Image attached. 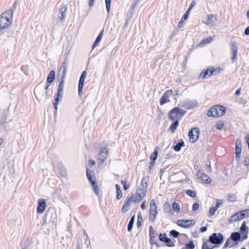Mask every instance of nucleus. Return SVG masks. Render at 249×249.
<instances>
[{"mask_svg": "<svg viewBox=\"0 0 249 249\" xmlns=\"http://www.w3.org/2000/svg\"><path fill=\"white\" fill-rule=\"evenodd\" d=\"M219 107V109H227L225 107L220 105H216L213 106L209 109H217V108Z\"/></svg>", "mask_w": 249, "mask_h": 249, "instance_id": "obj_44", "label": "nucleus"}, {"mask_svg": "<svg viewBox=\"0 0 249 249\" xmlns=\"http://www.w3.org/2000/svg\"><path fill=\"white\" fill-rule=\"evenodd\" d=\"M173 94V92L172 89L166 90L162 97L160 100V104L162 105L166 103V102H170V100L169 99V97L170 95Z\"/></svg>", "mask_w": 249, "mask_h": 249, "instance_id": "obj_14", "label": "nucleus"}, {"mask_svg": "<svg viewBox=\"0 0 249 249\" xmlns=\"http://www.w3.org/2000/svg\"><path fill=\"white\" fill-rule=\"evenodd\" d=\"M190 13V11L187 10L185 13L184 14L183 17H182V19L186 20L188 18V16Z\"/></svg>", "mask_w": 249, "mask_h": 249, "instance_id": "obj_51", "label": "nucleus"}, {"mask_svg": "<svg viewBox=\"0 0 249 249\" xmlns=\"http://www.w3.org/2000/svg\"><path fill=\"white\" fill-rule=\"evenodd\" d=\"M155 162L154 161H151L150 162V165L149 166V170H151L152 169V168L154 167V166L155 165Z\"/></svg>", "mask_w": 249, "mask_h": 249, "instance_id": "obj_62", "label": "nucleus"}, {"mask_svg": "<svg viewBox=\"0 0 249 249\" xmlns=\"http://www.w3.org/2000/svg\"><path fill=\"white\" fill-rule=\"evenodd\" d=\"M239 220H242L245 218V213H243V211H238L236 213Z\"/></svg>", "mask_w": 249, "mask_h": 249, "instance_id": "obj_42", "label": "nucleus"}, {"mask_svg": "<svg viewBox=\"0 0 249 249\" xmlns=\"http://www.w3.org/2000/svg\"><path fill=\"white\" fill-rule=\"evenodd\" d=\"M244 34L246 35H249V26H248L244 31Z\"/></svg>", "mask_w": 249, "mask_h": 249, "instance_id": "obj_64", "label": "nucleus"}, {"mask_svg": "<svg viewBox=\"0 0 249 249\" xmlns=\"http://www.w3.org/2000/svg\"><path fill=\"white\" fill-rule=\"evenodd\" d=\"M224 240V236L220 233H213L209 237V242L214 245H220Z\"/></svg>", "mask_w": 249, "mask_h": 249, "instance_id": "obj_6", "label": "nucleus"}, {"mask_svg": "<svg viewBox=\"0 0 249 249\" xmlns=\"http://www.w3.org/2000/svg\"><path fill=\"white\" fill-rule=\"evenodd\" d=\"M196 3L195 1H192L189 5V8L187 10L190 11V10L195 6Z\"/></svg>", "mask_w": 249, "mask_h": 249, "instance_id": "obj_59", "label": "nucleus"}, {"mask_svg": "<svg viewBox=\"0 0 249 249\" xmlns=\"http://www.w3.org/2000/svg\"><path fill=\"white\" fill-rule=\"evenodd\" d=\"M166 233H163V234H161L160 233V235H159V240L160 241H162L163 242H164L165 241V239L164 238H166Z\"/></svg>", "mask_w": 249, "mask_h": 249, "instance_id": "obj_46", "label": "nucleus"}, {"mask_svg": "<svg viewBox=\"0 0 249 249\" xmlns=\"http://www.w3.org/2000/svg\"><path fill=\"white\" fill-rule=\"evenodd\" d=\"M55 71L54 70H51L47 76V81L49 83H53L55 77Z\"/></svg>", "mask_w": 249, "mask_h": 249, "instance_id": "obj_22", "label": "nucleus"}, {"mask_svg": "<svg viewBox=\"0 0 249 249\" xmlns=\"http://www.w3.org/2000/svg\"><path fill=\"white\" fill-rule=\"evenodd\" d=\"M117 194L116 199L118 200L121 199L123 196L122 191H117Z\"/></svg>", "mask_w": 249, "mask_h": 249, "instance_id": "obj_53", "label": "nucleus"}, {"mask_svg": "<svg viewBox=\"0 0 249 249\" xmlns=\"http://www.w3.org/2000/svg\"><path fill=\"white\" fill-rule=\"evenodd\" d=\"M211 68H207L205 70H203L199 75V77H201L202 79H206L207 76L210 74L209 72H210Z\"/></svg>", "mask_w": 249, "mask_h": 249, "instance_id": "obj_27", "label": "nucleus"}, {"mask_svg": "<svg viewBox=\"0 0 249 249\" xmlns=\"http://www.w3.org/2000/svg\"><path fill=\"white\" fill-rule=\"evenodd\" d=\"M186 193L189 196L192 197H195L196 196V194L194 191H192L191 190H187L186 191Z\"/></svg>", "mask_w": 249, "mask_h": 249, "instance_id": "obj_39", "label": "nucleus"}, {"mask_svg": "<svg viewBox=\"0 0 249 249\" xmlns=\"http://www.w3.org/2000/svg\"><path fill=\"white\" fill-rule=\"evenodd\" d=\"M46 204L44 199H40L38 201V206L37 208V212L38 213H41L45 210Z\"/></svg>", "mask_w": 249, "mask_h": 249, "instance_id": "obj_18", "label": "nucleus"}, {"mask_svg": "<svg viewBox=\"0 0 249 249\" xmlns=\"http://www.w3.org/2000/svg\"><path fill=\"white\" fill-rule=\"evenodd\" d=\"M172 207L173 210L176 212H178L180 211V207L179 204L177 202H173L172 204Z\"/></svg>", "mask_w": 249, "mask_h": 249, "instance_id": "obj_35", "label": "nucleus"}, {"mask_svg": "<svg viewBox=\"0 0 249 249\" xmlns=\"http://www.w3.org/2000/svg\"><path fill=\"white\" fill-rule=\"evenodd\" d=\"M95 162L93 160H89V166L91 167L95 165Z\"/></svg>", "mask_w": 249, "mask_h": 249, "instance_id": "obj_61", "label": "nucleus"}, {"mask_svg": "<svg viewBox=\"0 0 249 249\" xmlns=\"http://www.w3.org/2000/svg\"><path fill=\"white\" fill-rule=\"evenodd\" d=\"M68 64L67 62V58L66 57L65 61L61 63V65L59 69L58 75L60 78H58L60 80L57 93L56 97L55 98V102L53 103L54 109H57V104L59 101L60 99H62L63 95V88L65 82V79L67 73V68Z\"/></svg>", "mask_w": 249, "mask_h": 249, "instance_id": "obj_1", "label": "nucleus"}, {"mask_svg": "<svg viewBox=\"0 0 249 249\" xmlns=\"http://www.w3.org/2000/svg\"><path fill=\"white\" fill-rule=\"evenodd\" d=\"M157 214V206L154 199H152L150 202L149 221L153 222L155 221Z\"/></svg>", "mask_w": 249, "mask_h": 249, "instance_id": "obj_4", "label": "nucleus"}, {"mask_svg": "<svg viewBox=\"0 0 249 249\" xmlns=\"http://www.w3.org/2000/svg\"><path fill=\"white\" fill-rule=\"evenodd\" d=\"M245 165L247 166L249 165V155L246 156L244 160Z\"/></svg>", "mask_w": 249, "mask_h": 249, "instance_id": "obj_54", "label": "nucleus"}, {"mask_svg": "<svg viewBox=\"0 0 249 249\" xmlns=\"http://www.w3.org/2000/svg\"><path fill=\"white\" fill-rule=\"evenodd\" d=\"M179 124V121L178 120L175 121L174 123L172 124L170 126V130L171 132H174L175 130L177 129V127L178 126Z\"/></svg>", "mask_w": 249, "mask_h": 249, "instance_id": "obj_33", "label": "nucleus"}, {"mask_svg": "<svg viewBox=\"0 0 249 249\" xmlns=\"http://www.w3.org/2000/svg\"><path fill=\"white\" fill-rule=\"evenodd\" d=\"M216 16L213 14H210L208 16L207 21L205 22L208 25H212L216 21Z\"/></svg>", "mask_w": 249, "mask_h": 249, "instance_id": "obj_21", "label": "nucleus"}, {"mask_svg": "<svg viewBox=\"0 0 249 249\" xmlns=\"http://www.w3.org/2000/svg\"><path fill=\"white\" fill-rule=\"evenodd\" d=\"M17 6V2L15 1L14 3L13 6L11 8V9L8 10L7 11H6V12H7L8 13V16H10L11 17H13V12L16 9Z\"/></svg>", "mask_w": 249, "mask_h": 249, "instance_id": "obj_25", "label": "nucleus"}, {"mask_svg": "<svg viewBox=\"0 0 249 249\" xmlns=\"http://www.w3.org/2000/svg\"><path fill=\"white\" fill-rule=\"evenodd\" d=\"M243 213H245V218L249 217V209L244 210Z\"/></svg>", "mask_w": 249, "mask_h": 249, "instance_id": "obj_57", "label": "nucleus"}, {"mask_svg": "<svg viewBox=\"0 0 249 249\" xmlns=\"http://www.w3.org/2000/svg\"><path fill=\"white\" fill-rule=\"evenodd\" d=\"M177 224L178 226L184 228H188L192 227L195 224V221L194 220H178Z\"/></svg>", "mask_w": 249, "mask_h": 249, "instance_id": "obj_9", "label": "nucleus"}, {"mask_svg": "<svg viewBox=\"0 0 249 249\" xmlns=\"http://www.w3.org/2000/svg\"><path fill=\"white\" fill-rule=\"evenodd\" d=\"M108 157V148L107 147L103 148L99 154V160L104 162Z\"/></svg>", "mask_w": 249, "mask_h": 249, "instance_id": "obj_19", "label": "nucleus"}, {"mask_svg": "<svg viewBox=\"0 0 249 249\" xmlns=\"http://www.w3.org/2000/svg\"><path fill=\"white\" fill-rule=\"evenodd\" d=\"M13 17L8 15L6 12L0 15V31L9 27L12 22Z\"/></svg>", "mask_w": 249, "mask_h": 249, "instance_id": "obj_3", "label": "nucleus"}, {"mask_svg": "<svg viewBox=\"0 0 249 249\" xmlns=\"http://www.w3.org/2000/svg\"><path fill=\"white\" fill-rule=\"evenodd\" d=\"M226 110H208L207 115L214 118H217L223 116L226 113Z\"/></svg>", "mask_w": 249, "mask_h": 249, "instance_id": "obj_12", "label": "nucleus"}, {"mask_svg": "<svg viewBox=\"0 0 249 249\" xmlns=\"http://www.w3.org/2000/svg\"><path fill=\"white\" fill-rule=\"evenodd\" d=\"M132 203H133V202L132 200V198H131L130 197H127V200L125 201L123 205L122 208V212L123 213L126 212L129 210V208Z\"/></svg>", "mask_w": 249, "mask_h": 249, "instance_id": "obj_20", "label": "nucleus"}, {"mask_svg": "<svg viewBox=\"0 0 249 249\" xmlns=\"http://www.w3.org/2000/svg\"><path fill=\"white\" fill-rule=\"evenodd\" d=\"M87 177L88 178V177H89L90 176L92 177V176H95V174L92 171L89 170V168H87Z\"/></svg>", "mask_w": 249, "mask_h": 249, "instance_id": "obj_47", "label": "nucleus"}, {"mask_svg": "<svg viewBox=\"0 0 249 249\" xmlns=\"http://www.w3.org/2000/svg\"><path fill=\"white\" fill-rule=\"evenodd\" d=\"M184 19H182V18L181 19V20L179 21V22L178 23V26L179 28H182L183 27V21H184Z\"/></svg>", "mask_w": 249, "mask_h": 249, "instance_id": "obj_60", "label": "nucleus"}, {"mask_svg": "<svg viewBox=\"0 0 249 249\" xmlns=\"http://www.w3.org/2000/svg\"><path fill=\"white\" fill-rule=\"evenodd\" d=\"M199 207V204L198 203H195L193 205L192 210L193 211H197Z\"/></svg>", "mask_w": 249, "mask_h": 249, "instance_id": "obj_52", "label": "nucleus"}, {"mask_svg": "<svg viewBox=\"0 0 249 249\" xmlns=\"http://www.w3.org/2000/svg\"><path fill=\"white\" fill-rule=\"evenodd\" d=\"M170 234L173 237L177 238L178 236V235L180 234V233L178 231L175 230H172L170 231Z\"/></svg>", "mask_w": 249, "mask_h": 249, "instance_id": "obj_40", "label": "nucleus"}, {"mask_svg": "<svg viewBox=\"0 0 249 249\" xmlns=\"http://www.w3.org/2000/svg\"><path fill=\"white\" fill-rule=\"evenodd\" d=\"M248 231L249 228L246 226L245 221H244L240 228V231L241 232L242 234H243V233H248Z\"/></svg>", "mask_w": 249, "mask_h": 249, "instance_id": "obj_29", "label": "nucleus"}, {"mask_svg": "<svg viewBox=\"0 0 249 249\" xmlns=\"http://www.w3.org/2000/svg\"><path fill=\"white\" fill-rule=\"evenodd\" d=\"M230 45L231 51L232 56L231 58V62L234 63L237 61V50L238 46L234 42H230Z\"/></svg>", "mask_w": 249, "mask_h": 249, "instance_id": "obj_11", "label": "nucleus"}, {"mask_svg": "<svg viewBox=\"0 0 249 249\" xmlns=\"http://www.w3.org/2000/svg\"><path fill=\"white\" fill-rule=\"evenodd\" d=\"M222 203V202L220 200H218L217 199L216 200V205L215 206H214L215 207L216 209H218V208L219 207L220 205Z\"/></svg>", "mask_w": 249, "mask_h": 249, "instance_id": "obj_58", "label": "nucleus"}, {"mask_svg": "<svg viewBox=\"0 0 249 249\" xmlns=\"http://www.w3.org/2000/svg\"><path fill=\"white\" fill-rule=\"evenodd\" d=\"M135 215H133L131 218H130V220L128 223V226H127V231H130L133 228V224L135 220Z\"/></svg>", "mask_w": 249, "mask_h": 249, "instance_id": "obj_31", "label": "nucleus"}, {"mask_svg": "<svg viewBox=\"0 0 249 249\" xmlns=\"http://www.w3.org/2000/svg\"><path fill=\"white\" fill-rule=\"evenodd\" d=\"M164 239H165V241L164 242L168 244L167 245V246H168L169 247H173L175 246V244L174 243H172L171 240L170 238H169L168 237H166V238H164Z\"/></svg>", "mask_w": 249, "mask_h": 249, "instance_id": "obj_37", "label": "nucleus"}, {"mask_svg": "<svg viewBox=\"0 0 249 249\" xmlns=\"http://www.w3.org/2000/svg\"><path fill=\"white\" fill-rule=\"evenodd\" d=\"M212 40V37H208L206 39H203L201 42L200 44H206V43H210L211 40Z\"/></svg>", "mask_w": 249, "mask_h": 249, "instance_id": "obj_50", "label": "nucleus"}, {"mask_svg": "<svg viewBox=\"0 0 249 249\" xmlns=\"http://www.w3.org/2000/svg\"><path fill=\"white\" fill-rule=\"evenodd\" d=\"M7 113L5 111L3 112V115L1 118L0 120H4L5 122H7Z\"/></svg>", "mask_w": 249, "mask_h": 249, "instance_id": "obj_55", "label": "nucleus"}, {"mask_svg": "<svg viewBox=\"0 0 249 249\" xmlns=\"http://www.w3.org/2000/svg\"><path fill=\"white\" fill-rule=\"evenodd\" d=\"M67 7L64 4H62L61 7L59 9V13L58 14V18L63 22L66 16Z\"/></svg>", "mask_w": 249, "mask_h": 249, "instance_id": "obj_16", "label": "nucleus"}, {"mask_svg": "<svg viewBox=\"0 0 249 249\" xmlns=\"http://www.w3.org/2000/svg\"><path fill=\"white\" fill-rule=\"evenodd\" d=\"M215 247L214 246H212L209 240L203 243L202 249H213Z\"/></svg>", "mask_w": 249, "mask_h": 249, "instance_id": "obj_26", "label": "nucleus"}, {"mask_svg": "<svg viewBox=\"0 0 249 249\" xmlns=\"http://www.w3.org/2000/svg\"><path fill=\"white\" fill-rule=\"evenodd\" d=\"M157 156L156 155H154V154H152L150 156V159L152 161H155V160L157 159Z\"/></svg>", "mask_w": 249, "mask_h": 249, "instance_id": "obj_63", "label": "nucleus"}, {"mask_svg": "<svg viewBox=\"0 0 249 249\" xmlns=\"http://www.w3.org/2000/svg\"><path fill=\"white\" fill-rule=\"evenodd\" d=\"M149 236H150V242L151 244H153L159 247L158 243L155 242L156 237L158 235L157 232L154 230L152 226H150L149 228Z\"/></svg>", "mask_w": 249, "mask_h": 249, "instance_id": "obj_15", "label": "nucleus"}, {"mask_svg": "<svg viewBox=\"0 0 249 249\" xmlns=\"http://www.w3.org/2000/svg\"><path fill=\"white\" fill-rule=\"evenodd\" d=\"M197 178L199 181H201L206 184H210L211 182L210 178L207 175L202 173L201 169H199L196 174Z\"/></svg>", "mask_w": 249, "mask_h": 249, "instance_id": "obj_10", "label": "nucleus"}, {"mask_svg": "<svg viewBox=\"0 0 249 249\" xmlns=\"http://www.w3.org/2000/svg\"><path fill=\"white\" fill-rule=\"evenodd\" d=\"M122 183L123 185L124 190H127L129 187V184L126 180H122Z\"/></svg>", "mask_w": 249, "mask_h": 249, "instance_id": "obj_43", "label": "nucleus"}, {"mask_svg": "<svg viewBox=\"0 0 249 249\" xmlns=\"http://www.w3.org/2000/svg\"><path fill=\"white\" fill-rule=\"evenodd\" d=\"M239 218H238V215L236 213H234V214H233L231 216V217H230V218L229 220V222L232 223L233 222H235V221L239 220Z\"/></svg>", "mask_w": 249, "mask_h": 249, "instance_id": "obj_36", "label": "nucleus"}, {"mask_svg": "<svg viewBox=\"0 0 249 249\" xmlns=\"http://www.w3.org/2000/svg\"><path fill=\"white\" fill-rule=\"evenodd\" d=\"M147 188V183L146 181L144 182L143 179L136 193L130 197L134 203L139 202L143 198L146 193Z\"/></svg>", "mask_w": 249, "mask_h": 249, "instance_id": "obj_2", "label": "nucleus"}, {"mask_svg": "<svg viewBox=\"0 0 249 249\" xmlns=\"http://www.w3.org/2000/svg\"><path fill=\"white\" fill-rule=\"evenodd\" d=\"M89 180L90 181V184H92L93 183V182H96L97 181H96V177H95V176H90L89 177H88V178Z\"/></svg>", "mask_w": 249, "mask_h": 249, "instance_id": "obj_48", "label": "nucleus"}, {"mask_svg": "<svg viewBox=\"0 0 249 249\" xmlns=\"http://www.w3.org/2000/svg\"><path fill=\"white\" fill-rule=\"evenodd\" d=\"M236 196L234 195H229V200L231 202H234L236 200Z\"/></svg>", "mask_w": 249, "mask_h": 249, "instance_id": "obj_49", "label": "nucleus"}, {"mask_svg": "<svg viewBox=\"0 0 249 249\" xmlns=\"http://www.w3.org/2000/svg\"><path fill=\"white\" fill-rule=\"evenodd\" d=\"M106 4V8H107V11L108 13L107 17H109V0H105Z\"/></svg>", "mask_w": 249, "mask_h": 249, "instance_id": "obj_56", "label": "nucleus"}, {"mask_svg": "<svg viewBox=\"0 0 249 249\" xmlns=\"http://www.w3.org/2000/svg\"><path fill=\"white\" fill-rule=\"evenodd\" d=\"M186 111L184 110H170L168 113L169 118L173 121L179 120L184 116Z\"/></svg>", "mask_w": 249, "mask_h": 249, "instance_id": "obj_5", "label": "nucleus"}, {"mask_svg": "<svg viewBox=\"0 0 249 249\" xmlns=\"http://www.w3.org/2000/svg\"><path fill=\"white\" fill-rule=\"evenodd\" d=\"M185 146L184 142L182 140L181 141H179L178 143L176 144V145L174 146V149L175 151L178 152V151H179L180 150V149L182 146Z\"/></svg>", "mask_w": 249, "mask_h": 249, "instance_id": "obj_28", "label": "nucleus"}, {"mask_svg": "<svg viewBox=\"0 0 249 249\" xmlns=\"http://www.w3.org/2000/svg\"><path fill=\"white\" fill-rule=\"evenodd\" d=\"M223 71L222 69H221L219 67H217L215 69H214L213 67L211 68L210 73L209 75V77H210L212 75H216L218 73H220L221 71Z\"/></svg>", "mask_w": 249, "mask_h": 249, "instance_id": "obj_24", "label": "nucleus"}, {"mask_svg": "<svg viewBox=\"0 0 249 249\" xmlns=\"http://www.w3.org/2000/svg\"><path fill=\"white\" fill-rule=\"evenodd\" d=\"M87 75V71H84L82 72L80 76L78 83V93L79 95H81L82 93V90L84 87L85 79Z\"/></svg>", "mask_w": 249, "mask_h": 249, "instance_id": "obj_13", "label": "nucleus"}, {"mask_svg": "<svg viewBox=\"0 0 249 249\" xmlns=\"http://www.w3.org/2000/svg\"><path fill=\"white\" fill-rule=\"evenodd\" d=\"M242 142L240 140H236L235 142V158L239 159L241 156Z\"/></svg>", "mask_w": 249, "mask_h": 249, "instance_id": "obj_17", "label": "nucleus"}, {"mask_svg": "<svg viewBox=\"0 0 249 249\" xmlns=\"http://www.w3.org/2000/svg\"><path fill=\"white\" fill-rule=\"evenodd\" d=\"M216 128L218 130H222L224 126V124L222 122L219 121L216 124Z\"/></svg>", "mask_w": 249, "mask_h": 249, "instance_id": "obj_45", "label": "nucleus"}, {"mask_svg": "<svg viewBox=\"0 0 249 249\" xmlns=\"http://www.w3.org/2000/svg\"><path fill=\"white\" fill-rule=\"evenodd\" d=\"M241 238V236L239 232H232L231 235V237L227 240L226 243H225L223 248V249H226L228 248V245L229 242H231V240H233L234 242L238 241L240 240Z\"/></svg>", "mask_w": 249, "mask_h": 249, "instance_id": "obj_8", "label": "nucleus"}, {"mask_svg": "<svg viewBox=\"0 0 249 249\" xmlns=\"http://www.w3.org/2000/svg\"><path fill=\"white\" fill-rule=\"evenodd\" d=\"M199 134V129L198 127H195L191 129L189 132L190 141L194 143L198 138Z\"/></svg>", "mask_w": 249, "mask_h": 249, "instance_id": "obj_7", "label": "nucleus"}, {"mask_svg": "<svg viewBox=\"0 0 249 249\" xmlns=\"http://www.w3.org/2000/svg\"><path fill=\"white\" fill-rule=\"evenodd\" d=\"M103 32H104V30H102L100 34H99V35L97 37V38H96L93 45H92V49H94L97 46V45L99 44V43L100 42L102 37H103Z\"/></svg>", "mask_w": 249, "mask_h": 249, "instance_id": "obj_23", "label": "nucleus"}, {"mask_svg": "<svg viewBox=\"0 0 249 249\" xmlns=\"http://www.w3.org/2000/svg\"><path fill=\"white\" fill-rule=\"evenodd\" d=\"M217 210V209H216L215 207L210 208L208 213V216L209 217L213 216L215 212Z\"/></svg>", "mask_w": 249, "mask_h": 249, "instance_id": "obj_41", "label": "nucleus"}, {"mask_svg": "<svg viewBox=\"0 0 249 249\" xmlns=\"http://www.w3.org/2000/svg\"><path fill=\"white\" fill-rule=\"evenodd\" d=\"M91 185L92 186V189H93V190L94 192L95 193V194L97 196H99V189L98 185L97 184V182H93V183L91 184Z\"/></svg>", "mask_w": 249, "mask_h": 249, "instance_id": "obj_32", "label": "nucleus"}, {"mask_svg": "<svg viewBox=\"0 0 249 249\" xmlns=\"http://www.w3.org/2000/svg\"><path fill=\"white\" fill-rule=\"evenodd\" d=\"M197 103L196 101H189L187 103L186 105L188 106L187 109H191L197 107Z\"/></svg>", "mask_w": 249, "mask_h": 249, "instance_id": "obj_34", "label": "nucleus"}, {"mask_svg": "<svg viewBox=\"0 0 249 249\" xmlns=\"http://www.w3.org/2000/svg\"><path fill=\"white\" fill-rule=\"evenodd\" d=\"M163 211L166 213H170L171 212V208L168 202H166L164 204Z\"/></svg>", "mask_w": 249, "mask_h": 249, "instance_id": "obj_30", "label": "nucleus"}, {"mask_svg": "<svg viewBox=\"0 0 249 249\" xmlns=\"http://www.w3.org/2000/svg\"><path fill=\"white\" fill-rule=\"evenodd\" d=\"M195 245L193 242L192 241L190 242L188 244H186L185 247L184 248L185 249H195Z\"/></svg>", "mask_w": 249, "mask_h": 249, "instance_id": "obj_38", "label": "nucleus"}]
</instances>
